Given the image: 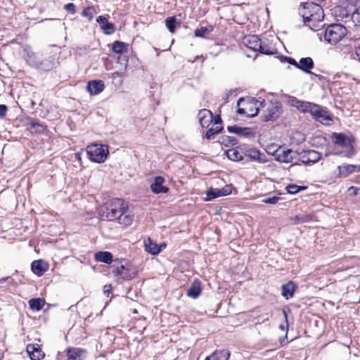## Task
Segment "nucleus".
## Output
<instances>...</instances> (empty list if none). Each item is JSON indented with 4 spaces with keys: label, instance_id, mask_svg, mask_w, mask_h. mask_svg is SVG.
Segmentation results:
<instances>
[{
    "label": "nucleus",
    "instance_id": "1",
    "mask_svg": "<svg viewBox=\"0 0 360 360\" xmlns=\"http://www.w3.org/2000/svg\"><path fill=\"white\" fill-rule=\"evenodd\" d=\"M299 14L302 17L304 25L312 30H319L324 26L323 10L313 2H306L299 8Z\"/></svg>",
    "mask_w": 360,
    "mask_h": 360
},
{
    "label": "nucleus",
    "instance_id": "2",
    "mask_svg": "<svg viewBox=\"0 0 360 360\" xmlns=\"http://www.w3.org/2000/svg\"><path fill=\"white\" fill-rule=\"evenodd\" d=\"M125 208H127V203L124 200L114 198L107 204L105 207L100 210L99 214L102 219L113 221L123 214Z\"/></svg>",
    "mask_w": 360,
    "mask_h": 360
},
{
    "label": "nucleus",
    "instance_id": "3",
    "mask_svg": "<svg viewBox=\"0 0 360 360\" xmlns=\"http://www.w3.org/2000/svg\"><path fill=\"white\" fill-rule=\"evenodd\" d=\"M262 119L263 121H274L282 113V105L278 101H261L259 103Z\"/></svg>",
    "mask_w": 360,
    "mask_h": 360
},
{
    "label": "nucleus",
    "instance_id": "4",
    "mask_svg": "<svg viewBox=\"0 0 360 360\" xmlns=\"http://www.w3.org/2000/svg\"><path fill=\"white\" fill-rule=\"evenodd\" d=\"M347 28L340 24H331L328 25L324 33L326 41L331 45H335L347 34Z\"/></svg>",
    "mask_w": 360,
    "mask_h": 360
},
{
    "label": "nucleus",
    "instance_id": "5",
    "mask_svg": "<svg viewBox=\"0 0 360 360\" xmlns=\"http://www.w3.org/2000/svg\"><path fill=\"white\" fill-rule=\"evenodd\" d=\"M261 101H247L243 98H240L238 101V113L247 117H253L256 116L260 110L259 103Z\"/></svg>",
    "mask_w": 360,
    "mask_h": 360
},
{
    "label": "nucleus",
    "instance_id": "6",
    "mask_svg": "<svg viewBox=\"0 0 360 360\" xmlns=\"http://www.w3.org/2000/svg\"><path fill=\"white\" fill-rule=\"evenodd\" d=\"M86 153L91 161L101 163L108 157V148L105 145L93 144L87 146Z\"/></svg>",
    "mask_w": 360,
    "mask_h": 360
},
{
    "label": "nucleus",
    "instance_id": "7",
    "mask_svg": "<svg viewBox=\"0 0 360 360\" xmlns=\"http://www.w3.org/2000/svg\"><path fill=\"white\" fill-rule=\"evenodd\" d=\"M280 60L281 63H288L292 65L305 72H311L310 70L314 67L313 60L310 57L302 58L300 60L299 63L294 58L288 56H281Z\"/></svg>",
    "mask_w": 360,
    "mask_h": 360
},
{
    "label": "nucleus",
    "instance_id": "8",
    "mask_svg": "<svg viewBox=\"0 0 360 360\" xmlns=\"http://www.w3.org/2000/svg\"><path fill=\"white\" fill-rule=\"evenodd\" d=\"M297 155V152L285 147H278L274 153V159L280 162L290 163L294 159L293 155Z\"/></svg>",
    "mask_w": 360,
    "mask_h": 360
},
{
    "label": "nucleus",
    "instance_id": "9",
    "mask_svg": "<svg viewBox=\"0 0 360 360\" xmlns=\"http://www.w3.org/2000/svg\"><path fill=\"white\" fill-rule=\"evenodd\" d=\"M299 156L298 160L304 165H312L317 162L321 159V154L314 150H303L301 153H297Z\"/></svg>",
    "mask_w": 360,
    "mask_h": 360
},
{
    "label": "nucleus",
    "instance_id": "10",
    "mask_svg": "<svg viewBox=\"0 0 360 360\" xmlns=\"http://www.w3.org/2000/svg\"><path fill=\"white\" fill-rule=\"evenodd\" d=\"M310 114L317 121L325 124H329V123L332 121L329 113L317 105L314 104L312 108L310 109Z\"/></svg>",
    "mask_w": 360,
    "mask_h": 360
},
{
    "label": "nucleus",
    "instance_id": "11",
    "mask_svg": "<svg viewBox=\"0 0 360 360\" xmlns=\"http://www.w3.org/2000/svg\"><path fill=\"white\" fill-rule=\"evenodd\" d=\"M165 179L162 176H156L154 179L153 183L150 185L151 191L156 194L167 193L169 188L163 185Z\"/></svg>",
    "mask_w": 360,
    "mask_h": 360
},
{
    "label": "nucleus",
    "instance_id": "12",
    "mask_svg": "<svg viewBox=\"0 0 360 360\" xmlns=\"http://www.w3.org/2000/svg\"><path fill=\"white\" fill-rule=\"evenodd\" d=\"M104 83L101 80H92L88 82L86 89L91 95H97L104 89Z\"/></svg>",
    "mask_w": 360,
    "mask_h": 360
},
{
    "label": "nucleus",
    "instance_id": "13",
    "mask_svg": "<svg viewBox=\"0 0 360 360\" xmlns=\"http://www.w3.org/2000/svg\"><path fill=\"white\" fill-rule=\"evenodd\" d=\"M199 122L202 127H208L213 122V115L210 110L202 109L198 113Z\"/></svg>",
    "mask_w": 360,
    "mask_h": 360
},
{
    "label": "nucleus",
    "instance_id": "14",
    "mask_svg": "<svg viewBox=\"0 0 360 360\" xmlns=\"http://www.w3.org/2000/svg\"><path fill=\"white\" fill-rule=\"evenodd\" d=\"M338 169L339 177H347L352 173L360 172V165H343L342 166H338Z\"/></svg>",
    "mask_w": 360,
    "mask_h": 360
},
{
    "label": "nucleus",
    "instance_id": "15",
    "mask_svg": "<svg viewBox=\"0 0 360 360\" xmlns=\"http://www.w3.org/2000/svg\"><path fill=\"white\" fill-rule=\"evenodd\" d=\"M243 43L248 48L257 51L261 47L262 40L257 35H249L244 38Z\"/></svg>",
    "mask_w": 360,
    "mask_h": 360
},
{
    "label": "nucleus",
    "instance_id": "16",
    "mask_svg": "<svg viewBox=\"0 0 360 360\" xmlns=\"http://www.w3.org/2000/svg\"><path fill=\"white\" fill-rule=\"evenodd\" d=\"M96 22L100 25L105 34H112L115 32V29L113 24L109 22L106 17L100 15L97 18Z\"/></svg>",
    "mask_w": 360,
    "mask_h": 360
},
{
    "label": "nucleus",
    "instance_id": "17",
    "mask_svg": "<svg viewBox=\"0 0 360 360\" xmlns=\"http://www.w3.org/2000/svg\"><path fill=\"white\" fill-rule=\"evenodd\" d=\"M27 352L32 360H40L44 356L38 344L28 345L27 346Z\"/></svg>",
    "mask_w": 360,
    "mask_h": 360
},
{
    "label": "nucleus",
    "instance_id": "18",
    "mask_svg": "<svg viewBox=\"0 0 360 360\" xmlns=\"http://www.w3.org/2000/svg\"><path fill=\"white\" fill-rule=\"evenodd\" d=\"M228 131L230 133L236 134L243 137H248L252 134L251 128L243 127L236 125L228 127Z\"/></svg>",
    "mask_w": 360,
    "mask_h": 360
},
{
    "label": "nucleus",
    "instance_id": "19",
    "mask_svg": "<svg viewBox=\"0 0 360 360\" xmlns=\"http://www.w3.org/2000/svg\"><path fill=\"white\" fill-rule=\"evenodd\" d=\"M333 141L335 144H338L342 147L349 148L352 146V139L342 134H333Z\"/></svg>",
    "mask_w": 360,
    "mask_h": 360
},
{
    "label": "nucleus",
    "instance_id": "20",
    "mask_svg": "<svg viewBox=\"0 0 360 360\" xmlns=\"http://www.w3.org/2000/svg\"><path fill=\"white\" fill-rule=\"evenodd\" d=\"M47 264L42 260H35L31 264L32 271L38 276H42L47 270Z\"/></svg>",
    "mask_w": 360,
    "mask_h": 360
},
{
    "label": "nucleus",
    "instance_id": "21",
    "mask_svg": "<svg viewBox=\"0 0 360 360\" xmlns=\"http://www.w3.org/2000/svg\"><path fill=\"white\" fill-rule=\"evenodd\" d=\"M68 360H83L85 352L80 348H70L67 351Z\"/></svg>",
    "mask_w": 360,
    "mask_h": 360
},
{
    "label": "nucleus",
    "instance_id": "22",
    "mask_svg": "<svg viewBox=\"0 0 360 360\" xmlns=\"http://www.w3.org/2000/svg\"><path fill=\"white\" fill-rule=\"evenodd\" d=\"M257 51L265 55H274L277 53V50L274 44L266 41H262L261 47Z\"/></svg>",
    "mask_w": 360,
    "mask_h": 360
},
{
    "label": "nucleus",
    "instance_id": "23",
    "mask_svg": "<svg viewBox=\"0 0 360 360\" xmlns=\"http://www.w3.org/2000/svg\"><path fill=\"white\" fill-rule=\"evenodd\" d=\"M297 286L293 282L289 281L286 284L282 285V295L286 300L293 297Z\"/></svg>",
    "mask_w": 360,
    "mask_h": 360
},
{
    "label": "nucleus",
    "instance_id": "24",
    "mask_svg": "<svg viewBox=\"0 0 360 360\" xmlns=\"http://www.w3.org/2000/svg\"><path fill=\"white\" fill-rule=\"evenodd\" d=\"M201 293L200 282L195 280L187 290V295L193 299L197 298Z\"/></svg>",
    "mask_w": 360,
    "mask_h": 360
},
{
    "label": "nucleus",
    "instance_id": "25",
    "mask_svg": "<svg viewBox=\"0 0 360 360\" xmlns=\"http://www.w3.org/2000/svg\"><path fill=\"white\" fill-rule=\"evenodd\" d=\"M230 352L227 349L216 351L205 360H229Z\"/></svg>",
    "mask_w": 360,
    "mask_h": 360
},
{
    "label": "nucleus",
    "instance_id": "26",
    "mask_svg": "<svg viewBox=\"0 0 360 360\" xmlns=\"http://www.w3.org/2000/svg\"><path fill=\"white\" fill-rule=\"evenodd\" d=\"M133 219L134 216L129 211L128 207L124 209L123 214H122V215L117 218L118 222L120 224H123L124 226L130 225L133 221Z\"/></svg>",
    "mask_w": 360,
    "mask_h": 360
},
{
    "label": "nucleus",
    "instance_id": "27",
    "mask_svg": "<svg viewBox=\"0 0 360 360\" xmlns=\"http://www.w3.org/2000/svg\"><path fill=\"white\" fill-rule=\"evenodd\" d=\"M219 117L215 118L212 126L210 128L206 133V136L208 139H212L214 136L221 131L222 129V127L221 126V123L219 122Z\"/></svg>",
    "mask_w": 360,
    "mask_h": 360
},
{
    "label": "nucleus",
    "instance_id": "28",
    "mask_svg": "<svg viewBox=\"0 0 360 360\" xmlns=\"http://www.w3.org/2000/svg\"><path fill=\"white\" fill-rule=\"evenodd\" d=\"M248 156L252 159L257 160L259 162H266V155L264 153L259 152V150L256 149H251L248 151Z\"/></svg>",
    "mask_w": 360,
    "mask_h": 360
},
{
    "label": "nucleus",
    "instance_id": "29",
    "mask_svg": "<svg viewBox=\"0 0 360 360\" xmlns=\"http://www.w3.org/2000/svg\"><path fill=\"white\" fill-rule=\"evenodd\" d=\"M95 259L98 262L110 264L112 261V255L109 252H99L96 254Z\"/></svg>",
    "mask_w": 360,
    "mask_h": 360
},
{
    "label": "nucleus",
    "instance_id": "30",
    "mask_svg": "<svg viewBox=\"0 0 360 360\" xmlns=\"http://www.w3.org/2000/svg\"><path fill=\"white\" fill-rule=\"evenodd\" d=\"M227 158L233 161H239L243 160L242 153L236 148H231L226 152Z\"/></svg>",
    "mask_w": 360,
    "mask_h": 360
},
{
    "label": "nucleus",
    "instance_id": "31",
    "mask_svg": "<svg viewBox=\"0 0 360 360\" xmlns=\"http://www.w3.org/2000/svg\"><path fill=\"white\" fill-rule=\"evenodd\" d=\"M145 248L146 250L152 255H157L160 252V248L156 243H153L150 238L145 241Z\"/></svg>",
    "mask_w": 360,
    "mask_h": 360
},
{
    "label": "nucleus",
    "instance_id": "32",
    "mask_svg": "<svg viewBox=\"0 0 360 360\" xmlns=\"http://www.w3.org/2000/svg\"><path fill=\"white\" fill-rule=\"evenodd\" d=\"M112 50L116 53L127 52V44L122 41H116L112 44Z\"/></svg>",
    "mask_w": 360,
    "mask_h": 360
},
{
    "label": "nucleus",
    "instance_id": "33",
    "mask_svg": "<svg viewBox=\"0 0 360 360\" xmlns=\"http://www.w3.org/2000/svg\"><path fill=\"white\" fill-rule=\"evenodd\" d=\"M44 303V300L40 298H33L29 301L30 307L37 311L40 310L43 307Z\"/></svg>",
    "mask_w": 360,
    "mask_h": 360
},
{
    "label": "nucleus",
    "instance_id": "34",
    "mask_svg": "<svg viewBox=\"0 0 360 360\" xmlns=\"http://www.w3.org/2000/svg\"><path fill=\"white\" fill-rule=\"evenodd\" d=\"M212 31V27H202L197 28L195 30V36L198 37H205L207 34Z\"/></svg>",
    "mask_w": 360,
    "mask_h": 360
},
{
    "label": "nucleus",
    "instance_id": "35",
    "mask_svg": "<svg viewBox=\"0 0 360 360\" xmlns=\"http://www.w3.org/2000/svg\"><path fill=\"white\" fill-rule=\"evenodd\" d=\"M223 196L221 189L219 188H211L207 192V200H211L212 199Z\"/></svg>",
    "mask_w": 360,
    "mask_h": 360
},
{
    "label": "nucleus",
    "instance_id": "36",
    "mask_svg": "<svg viewBox=\"0 0 360 360\" xmlns=\"http://www.w3.org/2000/svg\"><path fill=\"white\" fill-rule=\"evenodd\" d=\"M313 105H314V104H312L311 103L302 101L300 102V104L299 105L297 110L302 112H310V109L312 108Z\"/></svg>",
    "mask_w": 360,
    "mask_h": 360
},
{
    "label": "nucleus",
    "instance_id": "37",
    "mask_svg": "<svg viewBox=\"0 0 360 360\" xmlns=\"http://www.w3.org/2000/svg\"><path fill=\"white\" fill-rule=\"evenodd\" d=\"M304 189L305 187L300 186L295 184H290L286 186V191L290 194L297 193L300 191Z\"/></svg>",
    "mask_w": 360,
    "mask_h": 360
},
{
    "label": "nucleus",
    "instance_id": "38",
    "mask_svg": "<svg viewBox=\"0 0 360 360\" xmlns=\"http://www.w3.org/2000/svg\"><path fill=\"white\" fill-rule=\"evenodd\" d=\"M175 17H170L166 19V26L170 32L174 33L175 31Z\"/></svg>",
    "mask_w": 360,
    "mask_h": 360
},
{
    "label": "nucleus",
    "instance_id": "39",
    "mask_svg": "<svg viewBox=\"0 0 360 360\" xmlns=\"http://www.w3.org/2000/svg\"><path fill=\"white\" fill-rule=\"evenodd\" d=\"M352 20L356 25H360V5L352 15Z\"/></svg>",
    "mask_w": 360,
    "mask_h": 360
},
{
    "label": "nucleus",
    "instance_id": "40",
    "mask_svg": "<svg viewBox=\"0 0 360 360\" xmlns=\"http://www.w3.org/2000/svg\"><path fill=\"white\" fill-rule=\"evenodd\" d=\"M94 13L95 10L93 7H86L84 9L82 15L88 18L89 20H91L94 18Z\"/></svg>",
    "mask_w": 360,
    "mask_h": 360
},
{
    "label": "nucleus",
    "instance_id": "41",
    "mask_svg": "<svg viewBox=\"0 0 360 360\" xmlns=\"http://www.w3.org/2000/svg\"><path fill=\"white\" fill-rule=\"evenodd\" d=\"M301 101H300V100H299L297 98L293 97V96H289V98L288 99V103L290 105L296 108L297 109L298 108L299 105L300 104Z\"/></svg>",
    "mask_w": 360,
    "mask_h": 360
},
{
    "label": "nucleus",
    "instance_id": "42",
    "mask_svg": "<svg viewBox=\"0 0 360 360\" xmlns=\"http://www.w3.org/2000/svg\"><path fill=\"white\" fill-rule=\"evenodd\" d=\"M64 9L68 12V13H70L71 14H75L76 13V8H75V6L74 4L72 3H69L68 4H66L65 6H64Z\"/></svg>",
    "mask_w": 360,
    "mask_h": 360
},
{
    "label": "nucleus",
    "instance_id": "43",
    "mask_svg": "<svg viewBox=\"0 0 360 360\" xmlns=\"http://www.w3.org/2000/svg\"><path fill=\"white\" fill-rule=\"evenodd\" d=\"M299 223H302L311 220V217L309 214H301L296 217Z\"/></svg>",
    "mask_w": 360,
    "mask_h": 360
},
{
    "label": "nucleus",
    "instance_id": "44",
    "mask_svg": "<svg viewBox=\"0 0 360 360\" xmlns=\"http://www.w3.org/2000/svg\"><path fill=\"white\" fill-rule=\"evenodd\" d=\"M279 199L280 198L274 196L272 198H264L262 200V202L266 204H276Z\"/></svg>",
    "mask_w": 360,
    "mask_h": 360
},
{
    "label": "nucleus",
    "instance_id": "45",
    "mask_svg": "<svg viewBox=\"0 0 360 360\" xmlns=\"http://www.w3.org/2000/svg\"><path fill=\"white\" fill-rule=\"evenodd\" d=\"M125 268L123 265H121L120 267H117V270H116V275H120L122 276L123 278L124 279H129V277L125 275Z\"/></svg>",
    "mask_w": 360,
    "mask_h": 360
},
{
    "label": "nucleus",
    "instance_id": "46",
    "mask_svg": "<svg viewBox=\"0 0 360 360\" xmlns=\"http://www.w3.org/2000/svg\"><path fill=\"white\" fill-rule=\"evenodd\" d=\"M221 191L223 196L229 195L232 191V187L231 186H226L223 188H221Z\"/></svg>",
    "mask_w": 360,
    "mask_h": 360
},
{
    "label": "nucleus",
    "instance_id": "47",
    "mask_svg": "<svg viewBox=\"0 0 360 360\" xmlns=\"http://www.w3.org/2000/svg\"><path fill=\"white\" fill-rule=\"evenodd\" d=\"M7 111V106L6 105L0 104V117H4Z\"/></svg>",
    "mask_w": 360,
    "mask_h": 360
},
{
    "label": "nucleus",
    "instance_id": "48",
    "mask_svg": "<svg viewBox=\"0 0 360 360\" xmlns=\"http://www.w3.org/2000/svg\"><path fill=\"white\" fill-rule=\"evenodd\" d=\"M359 189L357 188L356 187H354V186H350L349 188H348V192L351 194V195H357V192Z\"/></svg>",
    "mask_w": 360,
    "mask_h": 360
},
{
    "label": "nucleus",
    "instance_id": "49",
    "mask_svg": "<svg viewBox=\"0 0 360 360\" xmlns=\"http://www.w3.org/2000/svg\"><path fill=\"white\" fill-rule=\"evenodd\" d=\"M355 54L356 57L358 58V60L360 61V44H355Z\"/></svg>",
    "mask_w": 360,
    "mask_h": 360
},
{
    "label": "nucleus",
    "instance_id": "50",
    "mask_svg": "<svg viewBox=\"0 0 360 360\" xmlns=\"http://www.w3.org/2000/svg\"><path fill=\"white\" fill-rule=\"evenodd\" d=\"M109 288H110V286L105 285V287H104V293L105 294L109 293V292H110Z\"/></svg>",
    "mask_w": 360,
    "mask_h": 360
},
{
    "label": "nucleus",
    "instance_id": "51",
    "mask_svg": "<svg viewBox=\"0 0 360 360\" xmlns=\"http://www.w3.org/2000/svg\"><path fill=\"white\" fill-rule=\"evenodd\" d=\"M227 139H229V143L232 145H234L235 144V139H231L230 137H227Z\"/></svg>",
    "mask_w": 360,
    "mask_h": 360
},
{
    "label": "nucleus",
    "instance_id": "52",
    "mask_svg": "<svg viewBox=\"0 0 360 360\" xmlns=\"http://www.w3.org/2000/svg\"><path fill=\"white\" fill-rule=\"evenodd\" d=\"M286 337H287V336L285 335V338H281V339H280L281 345H283V342H285V340Z\"/></svg>",
    "mask_w": 360,
    "mask_h": 360
},
{
    "label": "nucleus",
    "instance_id": "53",
    "mask_svg": "<svg viewBox=\"0 0 360 360\" xmlns=\"http://www.w3.org/2000/svg\"><path fill=\"white\" fill-rule=\"evenodd\" d=\"M35 126L41 127V126H40L39 124H32V127H35Z\"/></svg>",
    "mask_w": 360,
    "mask_h": 360
},
{
    "label": "nucleus",
    "instance_id": "54",
    "mask_svg": "<svg viewBox=\"0 0 360 360\" xmlns=\"http://www.w3.org/2000/svg\"><path fill=\"white\" fill-rule=\"evenodd\" d=\"M269 321V319H266L265 320L263 321V323H264L265 321Z\"/></svg>",
    "mask_w": 360,
    "mask_h": 360
},
{
    "label": "nucleus",
    "instance_id": "55",
    "mask_svg": "<svg viewBox=\"0 0 360 360\" xmlns=\"http://www.w3.org/2000/svg\"><path fill=\"white\" fill-rule=\"evenodd\" d=\"M329 155V153H326L325 157H328Z\"/></svg>",
    "mask_w": 360,
    "mask_h": 360
}]
</instances>
